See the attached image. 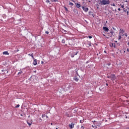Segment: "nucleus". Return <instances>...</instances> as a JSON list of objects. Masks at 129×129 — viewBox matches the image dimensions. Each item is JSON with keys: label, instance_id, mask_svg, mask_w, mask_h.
Instances as JSON below:
<instances>
[{"label": "nucleus", "instance_id": "obj_4", "mask_svg": "<svg viewBox=\"0 0 129 129\" xmlns=\"http://www.w3.org/2000/svg\"><path fill=\"white\" fill-rule=\"evenodd\" d=\"M33 64L34 66H36V65L38 64V60H37V59H34V60L33 61Z\"/></svg>", "mask_w": 129, "mask_h": 129}, {"label": "nucleus", "instance_id": "obj_2", "mask_svg": "<svg viewBox=\"0 0 129 129\" xmlns=\"http://www.w3.org/2000/svg\"><path fill=\"white\" fill-rule=\"evenodd\" d=\"M107 78H109L112 81H114V80L116 79V77L115 76V75L112 74L110 76H108Z\"/></svg>", "mask_w": 129, "mask_h": 129}, {"label": "nucleus", "instance_id": "obj_41", "mask_svg": "<svg viewBox=\"0 0 129 129\" xmlns=\"http://www.w3.org/2000/svg\"><path fill=\"white\" fill-rule=\"evenodd\" d=\"M104 53H106V50H104Z\"/></svg>", "mask_w": 129, "mask_h": 129}, {"label": "nucleus", "instance_id": "obj_21", "mask_svg": "<svg viewBox=\"0 0 129 129\" xmlns=\"http://www.w3.org/2000/svg\"><path fill=\"white\" fill-rule=\"evenodd\" d=\"M111 6L112 7H115V4H111Z\"/></svg>", "mask_w": 129, "mask_h": 129}, {"label": "nucleus", "instance_id": "obj_5", "mask_svg": "<svg viewBox=\"0 0 129 129\" xmlns=\"http://www.w3.org/2000/svg\"><path fill=\"white\" fill-rule=\"evenodd\" d=\"M103 30H104L105 32H108V31H109V29H108V28L106 27H103Z\"/></svg>", "mask_w": 129, "mask_h": 129}, {"label": "nucleus", "instance_id": "obj_25", "mask_svg": "<svg viewBox=\"0 0 129 129\" xmlns=\"http://www.w3.org/2000/svg\"><path fill=\"white\" fill-rule=\"evenodd\" d=\"M30 56L32 57L34 56V53H31Z\"/></svg>", "mask_w": 129, "mask_h": 129}, {"label": "nucleus", "instance_id": "obj_40", "mask_svg": "<svg viewBox=\"0 0 129 129\" xmlns=\"http://www.w3.org/2000/svg\"><path fill=\"white\" fill-rule=\"evenodd\" d=\"M81 128H83V125H81Z\"/></svg>", "mask_w": 129, "mask_h": 129}, {"label": "nucleus", "instance_id": "obj_15", "mask_svg": "<svg viewBox=\"0 0 129 129\" xmlns=\"http://www.w3.org/2000/svg\"><path fill=\"white\" fill-rule=\"evenodd\" d=\"M80 123H83V122H84V120H80Z\"/></svg>", "mask_w": 129, "mask_h": 129}, {"label": "nucleus", "instance_id": "obj_16", "mask_svg": "<svg viewBox=\"0 0 129 129\" xmlns=\"http://www.w3.org/2000/svg\"><path fill=\"white\" fill-rule=\"evenodd\" d=\"M61 43H62V44H65V39H62L61 41Z\"/></svg>", "mask_w": 129, "mask_h": 129}, {"label": "nucleus", "instance_id": "obj_8", "mask_svg": "<svg viewBox=\"0 0 129 129\" xmlns=\"http://www.w3.org/2000/svg\"><path fill=\"white\" fill-rule=\"evenodd\" d=\"M27 123L28 125H29V126H31V125H32V122L31 121L27 120Z\"/></svg>", "mask_w": 129, "mask_h": 129}, {"label": "nucleus", "instance_id": "obj_29", "mask_svg": "<svg viewBox=\"0 0 129 129\" xmlns=\"http://www.w3.org/2000/svg\"><path fill=\"white\" fill-rule=\"evenodd\" d=\"M64 33H67V31L65 30H63Z\"/></svg>", "mask_w": 129, "mask_h": 129}, {"label": "nucleus", "instance_id": "obj_14", "mask_svg": "<svg viewBox=\"0 0 129 129\" xmlns=\"http://www.w3.org/2000/svg\"><path fill=\"white\" fill-rule=\"evenodd\" d=\"M111 47H113L114 48H115V43H112L111 45Z\"/></svg>", "mask_w": 129, "mask_h": 129}, {"label": "nucleus", "instance_id": "obj_43", "mask_svg": "<svg viewBox=\"0 0 129 129\" xmlns=\"http://www.w3.org/2000/svg\"><path fill=\"white\" fill-rule=\"evenodd\" d=\"M71 1H72V2H73L74 3V1H73V0H71Z\"/></svg>", "mask_w": 129, "mask_h": 129}, {"label": "nucleus", "instance_id": "obj_6", "mask_svg": "<svg viewBox=\"0 0 129 129\" xmlns=\"http://www.w3.org/2000/svg\"><path fill=\"white\" fill-rule=\"evenodd\" d=\"M123 12L125 13H127V11H128V8L127 7H125L124 9H122Z\"/></svg>", "mask_w": 129, "mask_h": 129}, {"label": "nucleus", "instance_id": "obj_12", "mask_svg": "<svg viewBox=\"0 0 129 129\" xmlns=\"http://www.w3.org/2000/svg\"><path fill=\"white\" fill-rule=\"evenodd\" d=\"M76 7H77V8H78V9H79V8H80V7H81V6L80 5V4L77 3V4H76Z\"/></svg>", "mask_w": 129, "mask_h": 129}, {"label": "nucleus", "instance_id": "obj_44", "mask_svg": "<svg viewBox=\"0 0 129 129\" xmlns=\"http://www.w3.org/2000/svg\"><path fill=\"white\" fill-rule=\"evenodd\" d=\"M51 125H53V123H51Z\"/></svg>", "mask_w": 129, "mask_h": 129}, {"label": "nucleus", "instance_id": "obj_9", "mask_svg": "<svg viewBox=\"0 0 129 129\" xmlns=\"http://www.w3.org/2000/svg\"><path fill=\"white\" fill-rule=\"evenodd\" d=\"M75 123H71V124H69V127L70 128H73L74 127Z\"/></svg>", "mask_w": 129, "mask_h": 129}, {"label": "nucleus", "instance_id": "obj_48", "mask_svg": "<svg viewBox=\"0 0 129 129\" xmlns=\"http://www.w3.org/2000/svg\"><path fill=\"white\" fill-rule=\"evenodd\" d=\"M46 117H47V118H48V116H46Z\"/></svg>", "mask_w": 129, "mask_h": 129}, {"label": "nucleus", "instance_id": "obj_22", "mask_svg": "<svg viewBox=\"0 0 129 129\" xmlns=\"http://www.w3.org/2000/svg\"><path fill=\"white\" fill-rule=\"evenodd\" d=\"M75 81H78V80H79V79H78V78H75Z\"/></svg>", "mask_w": 129, "mask_h": 129}, {"label": "nucleus", "instance_id": "obj_33", "mask_svg": "<svg viewBox=\"0 0 129 129\" xmlns=\"http://www.w3.org/2000/svg\"><path fill=\"white\" fill-rule=\"evenodd\" d=\"M124 35H125V37H127V34L126 33H125Z\"/></svg>", "mask_w": 129, "mask_h": 129}, {"label": "nucleus", "instance_id": "obj_23", "mask_svg": "<svg viewBox=\"0 0 129 129\" xmlns=\"http://www.w3.org/2000/svg\"><path fill=\"white\" fill-rule=\"evenodd\" d=\"M45 116H46V115L45 114H42V118L45 117Z\"/></svg>", "mask_w": 129, "mask_h": 129}, {"label": "nucleus", "instance_id": "obj_30", "mask_svg": "<svg viewBox=\"0 0 129 129\" xmlns=\"http://www.w3.org/2000/svg\"><path fill=\"white\" fill-rule=\"evenodd\" d=\"M5 72H6V73H9V72L8 71H6V70H5V71H4Z\"/></svg>", "mask_w": 129, "mask_h": 129}, {"label": "nucleus", "instance_id": "obj_24", "mask_svg": "<svg viewBox=\"0 0 129 129\" xmlns=\"http://www.w3.org/2000/svg\"><path fill=\"white\" fill-rule=\"evenodd\" d=\"M52 2H53V3H56V2H57V0H51Z\"/></svg>", "mask_w": 129, "mask_h": 129}, {"label": "nucleus", "instance_id": "obj_13", "mask_svg": "<svg viewBox=\"0 0 129 129\" xmlns=\"http://www.w3.org/2000/svg\"><path fill=\"white\" fill-rule=\"evenodd\" d=\"M120 8H121L123 10L124 8V5L120 4Z\"/></svg>", "mask_w": 129, "mask_h": 129}, {"label": "nucleus", "instance_id": "obj_34", "mask_svg": "<svg viewBox=\"0 0 129 129\" xmlns=\"http://www.w3.org/2000/svg\"><path fill=\"white\" fill-rule=\"evenodd\" d=\"M33 60H35V58L34 57V56L32 57Z\"/></svg>", "mask_w": 129, "mask_h": 129}, {"label": "nucleus", "instance_id": "obj_36", "mask_svg": "<svg viewBox=\"0 0 129 129\" xmlns=\"http://www.w3.org/2000/svg\"><path fill=\"white\" fill-rule=\"evenodd\" d=\"M65 10H66V11H68V9H67V8H65Z\"/></svg>", "mask_w": 129, "mask_h": 129}, {"label": "nucleus", "instance_id": "obj_7", "mask_svg": "<svg viewBox=\"0 0 129 129\" xmlns=\"http://www.w3.org/2000/svg\"><path fill=\"white\" fill-rule=\"evenodd\" d=\"M83 10L86 13H87L88 12V8H85L84 7H83Z\"/></svg>", "mask_w": 129, "mask_h": 129}, {"label": "nucleus", "instance_id": "obj_46", "mask_svg": "<svg viewBox=\"0 0 129 129\" xmlns=\"http://www.w3.org/2000/svg\"><path fill=\"white\" fill-rule=\"evenodd\" d=\"M124 53H125V51H124Z\"/></svg>", "mask_w": 129, "mask_h": 129}, {"label": "nucleus", "instance_id": "obj_47", "mask_svg": "<svg viewBox=\"0 0 129 129\" xmlns=\"http://www.w3.org/2000/svg\"><path fill=\"white\" fill-rule=\"evenodd\" d=\"M4 70H2V72H4Z\"/></svg>", "mask_w": 129, "mask_h": 129}, {"label": "nucleus", "instance_id": "obj_37", "mask_svg": "<svg viewBox=\"0 0 129 129\" xmlns=\"http://www.w3.org/2000/svg\"><path fill=\"white\" fill-rule=\"evenodd\" d=\"M118 11H121L120 8H118Z\"/></svg>", "mask_w": 129, "mask_h": 129}, {"label": "nucleus", "instance_id": "obj_1", "mask_svg": "<svg viewBox=\"0 0 129 129\" xmlns=\"http://www.w3.org/2000/svg\"><path fill=\"white\" fill-rule=\"evenodd\" d=\"M100 5L101 6H106L110 4V1L109 0H100Z\"/></svg>", "mask_w": 129, "mask_h": 129}, {"label": "nucleus", "instance_id": "obj_26", "mask_svg": "<svg viewBox=\"0 0 129 129\" xmlns=\"http://www.w3.org/2000/svg\"><path fill=\"white\" fill-rule=\"evenodd\" d=\"M112 29L114 31H116V29L114 27H112Z\"/></svg>", "mask_w": 129, "mask_h": 129}, {"label": "nucleus", "instance_id": "obj_32", "mask_svg": "<svg viewBox=\"0 0 129 129\" xmlns=\"http://www.w3.org/2000/svg\"><path fill=\"white\" fill-rule=\"evenodd\" d=\"M72 58H74V55L72 54V56H71Z\"/></svg>", "mask_w": 129, "mask_h": 129}, {"label": "nucleus", "instance_id": "obj_27", "mask_svg": "<svg viewBox=\"0 0 129 129\" xmlns=\"http://www.w3.org/2000/svg\"><path fill=\"white\" fill-rule=\"evenodd\" d=\"M16 108L20 107V105L19 104L17 105L16 106Z\"/></svg>", "mask_w": 129, "mask_h": 129}, {"label": "nucleus", "instance_id": "obj_3", "mask_svg": "<svg viewBox=\"0 0 129 129\" xmlns=\"http://www.w3.org/2000/svg\"><path fill=\"white\" fill-rule=\"evenodd\" d=\"M119 35L120 36H124V30L123 29H120Z\"/></svg>", "mask_w": 129, "mask_h": 129}, {"label": "nucleus", "instance_id": "obj_39", "mask_svg": "<svg viewBox=\"0 0 129 129\" xmlns=\"http://www.w3.org/2000/svg\"><path fill=\"white\" fill-rule=\"evenodd\" d=\"M106 86H108V84L106 83Z\"/></svg>", "mask_w": 129, "mask_h": 129}, {"label": "nucleus", "instance_id": "obj_45", "mask_svg": "<svg viewBox=\"0 0 129 129\" xmlns=\"http://www.w3.org/2000/svg\"><path fill=\"white\" fill-rule=\"evenodd\" d=\"M21 116H23V115L21 114Z\"/></svg>", "mask_w": 129, "mask_h": 129}, {"label": "nucleus", "instance_id": "obj_28", "mask_svg": "<svg viewBox=\"0 0 129 129\" xmlns=\"http://www.w3.org/2000/svg\"><path fill=\"white\" fill-rule=\"evenodd\" d=\"M88 38H89V39H92V36H88Z\"/></svg>", "mask_w": 129, "mask_h": 129}, {"label": "nucleus", "instance_id": "obj_31", "mask_svg": "<svg viewBox=\"0 0 129 129\" xmlns=\"http://www.w3.org/2000/svg\"><path fill=\"white\" fill-rule=\"evenodd\" d=\"M45 34H49V32L46 31V32H45Z\"/></svg>", "mask_w": 129, "mask_h": 129}, {"label": "nucleus", "instance_id": "obj_20", "mask_svg": "<svg viewBox=\"0 0 129 129\" xmlns=\"http://www.w3.org/2000/svg\"><path fill=\"white\" fill-rule=\"evenodd\" d=\"M66 115L67 116H68V117H69V116H70V115H69V114H68V113H66Z\"/></svg>", "mask_w": 129, "mask_h": 129}, {"label": "nucleus", "instance_id": "obj_19", "mask_svg": "<svg viewBox=\"0 0 129 129\" xmlns=\"http://www.w3.org/2000/svg\"><path fill=\"white\" fill-rule=\"evenodd\" d=\"M22 73H23V72L20 71L18 73V75H20V74H22Z\"/></svg>", "mask_w": 129, "mask_h": 129}, {"label": "nucleus", "instance_id": "obj_35", "mask_svg": "<svg viewBox=\"0 0 129 129\" xmlns=\"http://www.w3.org/2000/svg\"><path fill=\"white\" fill-rule=\"evenodd\" d=\"M77 54H78V52H76L75 54H74V55H77Z\"/></svg>", "mask_w": 129, "mask_h": 129}, {"label": "nucleus", "instance_id": "obj_11", "mask_svg": "<svg viewBox=\"0 0 129 129\" xmlns=\"http://www.w3.org/2000/svg\"><path fill=\"white\" fill-rule=\"evenodd\" d=\"M3 55H9V52L8 51H4L3 53Z\"/></svg>", "mask_w": 129, "mask_h": 129}, {"label": "nucleus", "instance_id": "obj_42", "mask_svg": "<svg viewBox=\"0 0 129 129\" xmlns=\"http://www.w3.org/2000/svg\"><path fill=\"white\" fill-rule=\"evenodd\" d=\"M28 56H31V54H28Z\"/></svg>", "mask_w": 129, "mask_h": 129}, {"label": "nucleus", "instance_id": "obj_38", "mask_svg": "<svg viewBox=\"0 0 129 129\" xmlns=\"http://www.w3.org/2000/svg\"><path fill=\"white\" fill-rule=\"evenodd\" d=\"M127 51L129 52V49L128 48L127 49Z\"/></svg>", "mask_w": 129, "mask_h": 129}, {"label": "nucleus", "instance_id": "obj_18", "mask_svg": "<svg viewBox=\"0 0 129 129\" xmlns=\"http://www.w3.org/2000/svg\"><path fill=\"white\" fill-rule=\"evenodd\" d=\"M121 36L122 35H119L118 40H120V39H121Z\"/></svg>", "mask_w": 129, "mask_h": 129}, {"label": "nucleus", "instance_id": "obj_10", "mask_svg": "<svg viewBox=\"0 0 129 129\" xmlns=\"http://www.w3.org/2000/svg\"><path fill=\"white\" fill-rule=\"evenodd\" d=\"M110 34H111V36H113V35H114V31H113V30L111 29Z\"/></svg>", "mask_w": 129, "mask_h": 129}, {"label": "nucleus", "instance_id": "obj_17", "mask_svg": "<svg viewBox=\"0 0 129 129\" xmlns=\"http://www.w3.org/2000/svg\"><path fill=\"white\" fill-rule=\"evenodd\" d=\"M69 5H70V6H74V4L73 3L70 2V3H69Z\"/></svg>", "mask_w": 129, "mask_h": 129}]
</instances>
